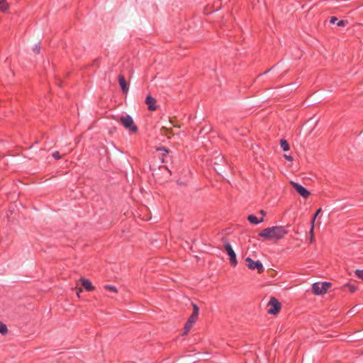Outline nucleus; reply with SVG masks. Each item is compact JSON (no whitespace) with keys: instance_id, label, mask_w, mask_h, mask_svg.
<instances>
[{"instance_id":"29","label":"nucleus","mask_w":363,"mask_h":363,"mask_svg":"<svg viewBox=\"0 0 363 363\" xmlns=\"http://www.w3.org/2000/svg\"><path fill=\"white\" fill-rule=\"evenodd\" d=\"M159 150H162L165 152V155H167L168 154V150L167 149H165L164 147H161L160 149H158Z\"/></svg>"},{"instance_id":"13","label":"nucleus","mask_w":363,"mask_h":363,"mask_svg":"<svg viewBox=\"0 0 363 363\" xmlns=\"http://www.w3.org/2000/svg\"><path fill=\"white\" fill-rule=\"evenodd\" d=\"M247 220H249V222H250L251 223H253V224H259L262 222H263L264 220V218L262 217L261 219H258L257 217L255 215H249L248 217H247Z\"/></svg>"},{"instance_id":"14","label":"nucleus","mask_w":363,"mask_h":363,"mask_svg":"<svg viewBox=\"0 0 363 363\" xmlns=\"http://www.w3.org/2000/svg\"><path fill=\"white\" fill-rule=\"evenodd\" d=\"M9 9V4L6 0H0V11L5 12Z\"/></svg>"},{"instance_id":"9","label":"nucleus","mask_w":363,"mask_h":363,"mask_svg":"<svg viewBox=\"0 0 363 363\" xmlns=\"http://www.w3.org/2000/svg\"><path fill=\"white\" fill-rule=\"evenodd\" d=\"M145 102L147 105L149 111H153L157 109L156 100L151 95L149 94L146 96Z\"/></svg>"},{"instance_id":"12","label":"nucleus","mask_w":363,"mask_h":363,"mask_svg":"<svg viewBox=\"0 0 363 363\" xmlns=\"http://www.w3.org/2000/svg\"><path fill=\"white\" fill-rule=\"evenodd\" d=\"M79 281L87 291H92L94 290V286H93L91 282L89 279L81 278Z\"/></svg>"},{"instance_id":"16","label":"nucleus","mask_w":363,"mask_h":363,"mask_svg":"<svg viewBox=\"0 0 363 363\" xmlns=\"http://www.w3.org/2000/svg\"><path fill=\"white\" fill-rule=\"evenodd\" d=\"M344 287L347 289L350 292L354 293L357 290V286L350 284H346Z\"/></svg>"},{"instance_id":"23","label":"nucleus","mask_w":363,"mask_h":363,"mask_svg":"<svg viewBox=\"0 0 363 363\" xmlns=\"http://www.w3.org/2000/svg\"><path fill=\"white\" fill-rule=\"evenodd\" d=\"M347 23H348L347 21L340 20L337 22V26L339 27H344V26H347Z\"/></svg>"},{"instance_id":"28","label":"nucleus","mask_w":363,"mask_h":363,"mask_svg":"<svg viewBox=\"0 0 363 363\" xmlns=\"http://www.w3.org/2000/svg\"><path fill=\"white\" fill-rule=\"evenodd\" d=\"M82 292V289L81 288L77 289V295L79 298L80 297V293Z\"/></svg>"},{"instance_id":"30","label":"nucleus","mask_w":363,"mask_h":363,"mask_svg":"<svg viewBox=\"0 0 363 363\" xmlns=\"http://www.w3.org/2000/svg\"><path fill=\"white\" fill-rule=\"evenodd\" d=\"M260 213L262 215V216H263V217L266 215L265 211H263V210H261V211H260Z\"/></svg>"},{"instance_id":"27","label":"nucleus","mask_w":363,"mask_h":363,"mask_svg":"<svg viewBox=\"0 0 363 363\" xmlns=\"http://www.w3.org/2000/svg\"><path fill=\"white\" fill-rule=\"evenodd\" d=\"M337 21V17H335V16H333V17H331V18L330 19V23H335V21Z\"/></svg>"},{"instance_id":"7","label":"nucleus","mask_w":363,"mask_h":363,"mask_svg":"<svg viewBox=\"0 0 363 363\" xmlns=\"http://www.w3.org/2000/svg\"><path fill=\"white\" fill-rule=\"evenodd\" d=\"M245 261L247 262V267L249 269H257L259 273H262L264 271L263 264L259 260L254 261L250 257H247Z\"/></svg>"},{"instance_id":"6","label":"nucleus","mask_w":363,"mask_h":363,"mask_svg":"<svg viewBox=\"0 0 363 363\" xmlns=\"http://www.w3.org/2000/svg\"><path fill=\"white\" fill-rule=\"evenodd\" d=\"M268 313L276 315L281 309V303L275 297H272L268 303Z\"/></svg>"},{"instance_id":"5","label":"nucleus","mask_w":363,"mask_h":363,"mask_svg":"<svg viewBox=\"0 0 363 363\" xmlns=\"http://www.w3.org/2000/svg\"><path fill=\"white\" fill-rule=\"evenodd\" d=\"M331 284L330 282H315L312 285V291L315 295H323L327 292Z\"/></svg>"},{"instance_id":"8","label":"nucleus","mask_w":363,"mask_h":363,"mask_svg":"<svg viewBox=\"0 0 363 363\" xmlns=\"http://www.w3.org/2000/svg\"><path fill=\"white\" fill-rule=\"evenodd\" d=\"M291 184L293 188L303 198H307L310 195V191L302 185L294 182H291Z\"/></svg>"},{"instance_id":"10","label":"nucleus","mask_w":363,"mask_h":363,"mask_svg":"<svg viewBox=\"0 0 363 363\" xmlns=\"http://www.w3.org/2000/svg\"><path fill=\"white\" fill-rule=\"evenodd\" d=\"M118 83L123 94H127L129 90V86L125 81V77L123 74L118 75Z\"/></svg>"},{"instance_id":"17","label":"nucleus","mask_w":363,"mask_h":363,"mask_svg":"<svg viewBox=\"0 0 363 363\" xmlns=\"http://www.w3.org/2000/svg\"><path fill=\"white\" fill-rule=\"evenodd\" d=\"M8 332V329H7V327L6 325L0 321V333H1L2 335H5Z\"/></svg>"},{"instance_id":"1","label":"nucleus","mask_w":363,"mask_h":363,"mask_svg":"<svg viewBox=\"0 0 363 363\" xmlns=\"http://www.w3.org/2000/svg\"><path fill=\"white\" fill-rule=\"evenodd\" d=\"M287 233L288 231L286 230L285 227L279 225L264 228L259 233V236L265 240H278L283 238Z\"/></svg>"},{"instance_id":"22","label":"nucleus","mask_w":363,"mask_h":363,"mask_svg":"<svg viewBox=\"0 0 363 363\" xmlns=\"http://www.w3.org/2000/svg\"><path fill=\"white\" fill-rule=\"evenodd\" d=\"M354 274L355 275L360 279L363 280V269L362 270H360V269H357L355 272H354Z\"/></svg>"},{"instance_id":"25","label":"nucleus","mask_w":363,"mask_h":363,"mask_svg":"<svg viewBox=\"0 0 363 363\" xmlns=\"http://www.w3.org/2000/svg\"><path fill=\"white\" fill-rule=\"evenodd\" d=\"M313 229H314V226H313V225H311V229H310L311 242H312V240L313 239Z\"/></svg>"},{"instance_id":"18","label":"nucleus","mask_w":363,"mask_h":363,"mask_svg":"<svg viewBox=\"0 0 363 363\" xmlns=\"http://www.w3.org/2000/svg\"><path fill=\"white\" fill-rule=\"evenodd\" d=\"M192 305H193V313L191 315L198 318L199 308L196 304L193 303Z\"/></svg>"},{"instance_id":"26","label":"nucleus","mask_w":363,"mask_h":363,"mask_svg":"<svg viewBox=\"0 0 363 363\" xmlns=\"http://www.w3.org/2000/svg\"><path fill=\"white\" fill-rule=\"evenodd\" d=\"M284 157L288 160V161H293L294 158L291 155H284Z\"/></svg>"},{"instance_id":"15","label":"nucleus","mask_w":363,"mask_h":363,"mask_svg":"<svg viewBox=\"0 0 363 363\" xmlns=\"http://www.w3.org/2000/svg\"><path fill=\"white\" fill-rule=\"evenodd\" d=\"M280 145H281V147L282 148V150L284 151H288L290 149V146H289V143L286 140H284V139H281V140Z\"/></svg>"},{"instance_id":"31","label":"nucleus","mask_w":363,"mask_h":363,"mask_svg":"<svg viewBox=\"0 0 363 363\" xmlns=\"http://www.w3.org/2000/svg\"><path fill=\"white\" fill-rule=\"evenodd\" d=\"M219 155H220V156H221V157H220V162H221L222 160H224V157H223V156H222L220 154H219Z\"/></svg>"},{"instance_id":"24","label":"nucleus","mask_w":363,"mask_h":363,"mask_svg":"<svg viewBox=\"0 0 363 363\" xmlns=\"http://www.w3.org/2000/svg\"><path fill=\"white\" fill-rule=\"evenodd\" d=\"M52 157L55 159V160H59L61 158V156L60 155V152L58 151H55L52 153Z\"/></svg>"},{"instance_id":"20","label":"nucleus","mask_w":363,"mask_h":363,"mask_svg":"<svg viewBox=\"0 0 363 363\" xmlns=\"http://www.w3.org/2000/svg\"><path fill=\"white\" fill-rule=\"evenodd\" d=\"M40 49H41V47H40V43H38L36 44L33 48V52L35 53V54H39L40 52Z\"/></svg>"},{"instance_id":"3","label":"nucleus","mask_w":363,"mask_h":363,"mask_svg":"<svg viewBox=\"0 0 363 363\" xmlns=\"http://www.w3.org/2000/svg\"><path fill=\"white\" fill-rule=\"evenodd\" d=\"M120 123L125 128L131 133H136L138 130L136 125H135L133 118L130 115L121 116L119 119Z\"/></svg>"},{"instance_id":"21","label":"nucleus","mask_w":363,"mask_h":363,"mask_svg":"<svg viewBox=\"0 0 363 363\" xmlns=\"http://www.w3.org/2000/svg\"><path fill=\"white\" fill-rule=\"evenodd\" d=\"M321 212V208H319L316 211V212L315 213L312 220H311V225H313V226H314V223H315V220L317 218V216H318V214Z\"/></svg>"},{"instance_id":"4","label":"nucleus","mask_w":363,"mask_h":363,"mask_svg":"<svg viewBox=\"0 0 363 363\" xmlns=\"http://www.w3.org/2000/svg\"><path fill=\"white\" fill-rule=\"evenodd\" d=\"M221 240L224 243V249L226 251L228 255L229 256L230 265L233 267H235L238 264V261L235 251L233 250L231 245L225 238H222Z\"/></svg>"},{"instance_id":"2","label":"nucleus","mask_w":363,"mask_h":363,"mask_svg":"<svg viewBox=\"0 0 363 363\" xmlns=\"http://www.w3.org/2000/svg\"><path fill=\"white\" fill-rule=\"evenodd\" d=\"M152 172V176L155 178V179L160 183L164 182L169 179L172 172L167 168V166L161 165L158 167V169H151Z\"/></svg>"},{"instance_id":"11","label":"nucleus","mask_w":363,"mask_h":363,"mask_svg":"<svg viewBox=\"0 0 363 363\" xmlns=\"http://www.w3.org/2000/svg\"><path fill=\"white\" fill-rule=\"evenodd\" d=\"M197 318H198L197 317H195V316L191 315V316L189 318L188 320L185 323L184 335H186L188 333L189 330L193 326V325L195 323Z\"/></svg>"},{"instance_id":"19","label":"nucleus","mask_w":363,"mask_h":363,"mask_svg":"<svg viewBox=\"0 0 363 363\" xmlns=\"http://www.w3.org/2000/svg\"><path fill=\"white\" fill-rule=\"evenodd\" d=\"M104 288L111 292H113V293H117V289L114 286H112V285H106L104 286Z\"/></svg>"}]
</instances>
